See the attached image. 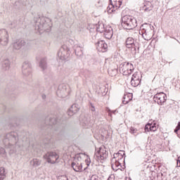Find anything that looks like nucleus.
Instances as JSON below:
<instances>
[{"mask_svg":"<svg viewBox=\"0 0 180 180\" xmlns=\"http://www.w3.org/2000/svg\"><path fill=\"white\" fill-rule=\"evenodd\" d=\"M70 94V86L62 84L57 91V95L60 98H65Z\"/></svg>","mask_w":180,"mask_h":180,"instance_id":"f8f14e48","label":"nucleus"},{"mask_svg":"<svg viewBox=\"0 0 180 180\" xmlns=\"http://www.w3.org/2000/svg\"><path fill=\"white\" fill-rule=\"evenodd\" d=\"M34 20L36 22L35 29L39 32H49L51 29V25L47 22L49 19L44 17L34 18Z\"/></svg>","mask_w":180,"mask_h":180,"instance_id":"20e7f679","label":"nucleus"},{"mask_svg":"<svg viewBox=\"0 0 180 180\" xmlns=\"http://www.w3.org/2000/svg\"><path fill=\"white\" fill-rule=\"evenodd\" d=\"M98 4L101 5L102 4V1L101 0H98Z\"/></svg>","mask_w":180,"mask_h":180,"instance_id":"37998d69","label":"nucleus"},{"mask_svg":"<svg viewBox=\"0 0 180 180\" xmlns=\"http://www.w3.org/2000/svg\"><path fill=\"white\" fill-rule=\"evenodd\" d=\"M122 26L127 30H133L137 27V20L131 15H124L122 18Z\"/></svg>","mask_w":180,"mask_h":180,"instance_id":"7ed1b4c3","label":"nucleus"},{"mask_svg":"<svg viewBox=\"0 0 180 180\" xmlns=\"http://www.w3.org/2000/svg\"><path fill=\"white\" fill-rule=\"evenodd\" d=\"M85 163L87 165V167H89V165H91V158H89V155H86Z\"/></svg>","mask_w":180,"mask_h":180,"instance_id":"f704fd0d","label":"nucleus"},{"mask_svg":"<svg viewBox=\"0 0 180 180\" xmlns=\"http://www.w3.org/2000/svg\"><path fill=\"white\" fill-rule=\"evenodd\" d=\"M109 153L108 152V148H106L104 146H102L96 150L94 154V159L97 162H101L103 164V162L106 158H108Z\"/></svg>","mask_w":180,"mask_h":180,"instance_id":"39448f33","label":"nucleus"},{"mask_svg":"<svg viewBox=\"0 0 180 180\" xmlns=\"http://www.w3.org/2000/svg\"><path fill=\"white\" fill-rule=\"evenodd\" d=\"M44 158L46 160L47 162H49V164H56V162H58L60 155L54 151H50L47 152L44 155Z\"/></svg>","mask_w":180,"mask_h":180,"instance_id":"6e6552de","label":"nucleus"},{"mask_svg":"<svg viewBox=\"0 0 180 180\" xmlns=\"http://www.w3.org/2000/svg\"><path fill=\"white\" fill-rule=\"evenodd\" d=\"M113 112V113H115V112H116V111H112Z\"/></svg>","mask_w":180,"mask_h":180,"instance_id":"49530a36","label":"nucleus"},{"mask_svg":"<svg viewBox=\"0 0 180 180\" xmlns=\"http://www.w3.org/2000/svg\"><path fill=\"white\" fill-rule=\"evenodd\" d=\"M68 116H73L74 115H75V112H72L70 109H69L68 110Z\"/></svg>","mask_w":180,"mask_h":180,"instance_id":"4c0bfd02","label":"nucleus"},{"mask_svg":"<svg viewBox=\"0 0 180 180\" xmlns=\"http://www.w3.org/2000/svg\"><path fill=\"white\" fill-rule=\"evenodd\" d=\"M72 112H74L75 113H77L79 110V108H78V105L73 104L70 108H69Z\"/></svg>","mask_w":180,"mask_h":180,"instance_id":"c756f323","label":"nucleus"},{"mask_svg":"<svg viewBox=\"0 0 180 180\" xmlns=\"http://www.w3.org/2000/svg\"><path fill=\"white\" fill-rule=\"evenodd\" d=\"M3 143L6 148H8L9 154H13V153L16 152V147H20V145H19L18 133L15 131L7 134Z\"/></svg>","mask_w":180,"mask_h":180,"instance_id":"f257e3e1","label":"nucleus"},{"mask_svg":"<svg viewBox=\"0 0 180 180\" xmlns=\"http://www.w3.org/2000/svg\"><path fill=\"white\" fill-rule=\"evenodd\" d=\"M42 98H43V99H45L46 98V95H43Z\"/></svg>","mask_w":180,"mask_h":180,"instance_id":"c03bdc74","label":"nucleus"},{"mask_svg":"<svg viewBox=\"0 0 180 180\" xmlns=\"http://www.w3.org/2000/svg\"><path fill=\"white\" fill-rule=\"evenodd\" d=\"M153 101L158 105H164L167 101V94L164 92L158 93L154 96Z\"/></svg>","mask_w":180,"mask_h":180,"instance_id":"9b49d317","label":"nucleus"},{"mask_svg":"<svg viewBox=\"0 0 180 180\" xmlns=\"http://www.w3.org/2000/svg\"><path fill=\"white\" fill-rule=\"evenodd\" d=\"M105 29L106 28H105V25H103V23L102 22L98 23V25L96 26V30L100 33H103Z\"/></svg>","mask_w":180,"mask_h":180,"instance_id":"a878e982","label":"nucleus"},{"mask_svg":"<svg viewBox=\"0 0 180 180\" xmlns=\"http://www.w3.org/2000/svg\"><path fill=\"white\" fill-rule=\"evenodd\" d=\"M41 162L39 159H33L30 161V165L32 167H39Z\"/></svg>","mask_w":180,"mask_h":180,"instance_id":"cd10ccee","label":"nucleus"},{"mask_svg":"<svg viewBox=\"0 0 180 180\" xmlns=\"http://www.w3.org/2000/svg\"><path fill=\"white\" fill-rule=\"evenodd\" d=\"M133 99V94H124L122 98V103L124 105H127L130 101Z\"/></svg>","mask_w":180,"mask_h":180,"instance_id":"5701e85b","label":"nucleus"},{"mask_svg":"<svg viewBox=\"0 0 180 180\" xmlns=\"http://www.w3.org/2000/svg\"><path fill=\"white\" fill-rule=\"evenodd\" d=\"M110 4L108 7V13H112V12H115L117 9H119L120 6H122V4H123V0H109Z\"/></svg>","mask_w":180,"mask_h":180,"instance_id":"1a4fd4ad","label":"nucleus"},{"mask_svg":"<svg viewBox=\"0 0 180 180\" xmlns=\"http://www.w3.org/2000/svg\"><path fill=\"white\" fill-rule=\"evenodd\" d=\"M49 124H57V119L56 117L51 118L49 120Z\"/></svg>","mask_w":180,"mask_h":180,"instance_id":"473e14b6","label":"nucleus"},{"mask_svg":"<svg viewBox=\"0 0 180 180\" xmlns=\"http://www.w3.org/2000/svg\"><path fill=\"white\" fill-rule=\"evenodd\" d=\"M104 34L106 39H112L113 37V29L111 27H106L104 31Z\"/></svg>","mask_w":180,"mask_h":180,"instance_id":"412c9836","label":"nucleus"},{"mask_svg":"<svg viewBox=\"0 0 180 180\" xmlns=\"http://www.w3.org/2000/svg\"><path fill=\"white\" fill-rule=\"evenodd\" d=\"M108 74L110 77H119V72H117V69H110L108 70Z\"/></svg>","mask_w":180,"mask_h":180,"instance_id":"bb28decb","label":"nucleus"},{"mask_svg":"<svg viewBox=\"0 0 180 180\" xmlns=\"http://www.w3.org/2000/svg\"><path fill=\"white\" fill-rule=\"evenodd\" d=\"M0 155L3 157H6V152L4 148L0 147Z\"/></svg>","mask_w":180,"mask_h":180,"instance_id":"72a5a7b5","label":"nucleus"},{"mask_svg":"<svg viewBox=\"0 0 180 180\" xmlns=\"http://www.w3.org/2000/svg\"><path fill=\"white\" fill-rule=\"evenodd\" d=\"M4 178H6V172L5 168L0 167V180H4Z\"/></svg>","mask_w":180,"mask_h":180,"instance_id":"c85d7f7f","label":"nucleus"},{"mask_svg":"<svg viewBox=\"0 0 180 180\" xmlns=\"http://www.w3.org/2000/svg\"><path fill=\"white\" fill-rule=\"evenodd\" d=\"M148 29H150V25H148L147 23H145L141 26V30L139 33L140 34H142L145 40H148V39L146 37V36H147V30H148Z\"/></svg>","mask_w":180,"mask_h":180,"instance_id":"2eb2a0df","label":"nucleus"},{"mask_svg":"<svg viewBox=\"0 0 180 180\" xmlns=\"http://www.w3.org/2000/svg\"><path fill=\"white\" fill-rule=\"evenodd\" d=\"M136 131H137V129H134V127H131L130 128V133H131V134H134V133H136Z\"/></svg>","mask_w":180,"mask_h":180,"instance_id":"58836bf2","label":"nucleus"},{"mask_svg":"<svg viewBox=\"0 0 180 180\" xmlns=\"http://www.w3.org/2000/svg\"><path fill=\"white\" fill-rule=\"evenodd\" d=\"M157 129H158V127H157V124L155 123H148L145 126V131H157Z\"/></svg>","mask_w":180,"mask_h":180,"instance_id":"6ab92c4d","label":"nucleus"},{"mask_svg":"<svg viewBox=\"0 0 180 180\" xmlns=\"http://www.w3.org/2000/svg\"><path fill=\"white\" fill-rule=\"evenodd\" d=\"M90 110L95 112V106L92 103H90Z\"/></svg>","mask_w":180,"mask_h":180,"instance_id":"ea45409f","label":"nucleus"},{"mask_svg":"<svg viewBox=\"0 0 180 180\" xmlns=\"http://www.w3.org/2000/svg\"><path fill=\"white\" fill-rule=\"evenodd\" d=\"M179 130H180V122H179L176 129H174V133H176L177 134L178 131H179Z\"/></svg>","mask_w":180,"mask_h":180,"instance_id":"e433bc0d","label":"nucleus"},{"mask_svg":"<svg viewBox=\"0 0 180 180\" xmlns=\"http://www.w3.org/2000/svg\"><path fill=\"white\" fill-rule=\"evenodd\" d=\"M177 167H180V158L177 160Z\"/></svg>","mask_w":180,"mask_h":180,"instance_id":"79ce46f5","label":"nucleus"},{"mask_svg":"<svg viewBox=\"0 0 180 180\" xmlns=\"http://www.w3.org/2000/svg\"><path fill=\"white\" fill-rule=\"evenodd\" d=\"M22 74L27 77L32 74V68H30V63L29 62H25L22 64Z\"/></svg>","mask_w":180,"mask_h":180,"instance_id":"4468645a","label":"nucleus"},{"mask_svg":"<svg viewBox=\"0 0 180 180\" xmlns=\"http://www.w3.org/2000/svg\"><path fill=\"white\" fill-rule=\"evenodd\" d=\"M71 54V51L67 45H63L58 52V58L64 61V60H67L70 55Z\"/></svg>","mask_w":180,"mask_h":180,"instance_id":"0eeeda50","label":"nucleus"},{"mask_svg":"<svg viewBox=\"0 0 180 180\" xmlns=\"http://www.w3.org/2000/svg\"><path fill=\"white\" fill-rule=\"evenodd\" d=\"M94 115H98V113L97 112H94Z\"/></svg>","mask_w":180,"mask_h":180,"instance_id":"a18cd8bd","label":"nucleus"},{"mask_svg":"<svg viewBox=\"0 0 180 180\" xmlns=\"http://www.w3.org/2000/svg\"><path fill=\"white\" fill-rule=\"evenodd\" d=\"M8 43H9V33H8V30L5 29H1L0 44H1V46H8Z\"/></svg>","mask_w":180,"mask_h":180,"instance_id":"9d476101","label":"nucleus"},{"mask_svg":"<svg viewBox=\"0 0 180 180\" xmlns=\"http://www.w3.org/2000/svg\"><path fill=\"white\" fill-rule=\"evenodd\" d=\"M96 46L98 51L101 53H106V51H108V44L103 40L98 41L96 44Z\"/></svg>","mask_w":180,"mask_h":180,"instance_id":"ddd939ff","label":"nucleus"},{"mask_svg":"<svg viewBox=\"0 0 180 180\" xmlns=\"http://www.w3.org/2000/svg\"><path fill=\"white\" fill-rule=\"evenodd\" d=\"M134 80H141L140 79V73L139 72H135L133 75H132V77H131V81H134Z\"/></svg>","mask_w":180,"mask_h":180,"instance_id":"7c9ffc66","label":"nucleus"},{"mask_svg":"<svg viewBox=\"0 0 180 180\" xmlns=\"http://www.w3.org/2000/svg\"><path fill=\"white\" fill-rule=\"evenodd\" d=\"M126 47H127V49H134V50H136V44H134V39H133V37H128L127 39Z\"/></svg>","mask_w":180,"mask_h":180,"instance_id":"a211bd4d","label":"nucleus"},{"mask_svg":"<svg viewBox=\"0 0 180 180\" xmlns=\"http://www.w3.org/2000/svg\"><path fill=\"white\" fill-rule=\"evenodd\" d=\"M46 61L47 60H46V58H42V59H41V60L39 62V67L44 71V70H46V68H47V63H46Z\"/></svg>","mask_w":180,"mask_h":180,"instance_id":"393cba45","label":"nucleus"},{"mask_svg":"<svg viewBox=\"0 0 180 180\" xmlns=\"http://www.w3.org/2000/svg\"><path fill=\"white\" fill-rule=\"evenodd\" d=\"M124 150H119L117 153H114L111 160V167L113 171L122 169V164L124 162Z\"/></svg>","mask_w":180,"mask_h":180,"instance_id":"f03ea898","label":"nucleus"},{"mask_svg":"<svg viewBox=\"0 0 180 180\" xmlns=\"http://www.w3.org/2000/svg\"><path fill=\"white\" fill-rule=\"evenodd\" d=\"M108 180H109V179Z\"/></svg>","mask_w":180,"mask_h":180,"instance_id":"de8ad7c7","label":"nucleus"},{"mask_svg":"<svg viewBox=\"0 0 180 180\" xmlns=\"http://www.w3.org/2000/svg\"><path fill=\"white\" fill-rule=\"evenodd\" d=\"M141 82V80H131V85L134 87L139 86Z\"/></svg>","mask_w":180,"mask_h":180,"instance_id":"2f4dec72","label":"nucleus"},{"mask_svg":"<svg viewBox=\"0 0 180 180\" xmlns=\"http://www.w3.org/2000/svg\"><path fill=\"white\" fill-rule=\"evenodd\" d=\"M134 70V67L130 63L124 62L120 65V72L123 75H130Z\"/></svg>","mask_w":180,"mask_h":180,"instance_id":"423d86ee","label":"nucleus"},{"mask_svg":"<svg viewBox=\"0 0 180 180\" xmlns=\"http://www.w3.org/2000/svg\"><path fill=\"white\" fill-rule=\"evenodd\" d=\"M152 10H153V6H150V7L145 8V12H147V11H152Z\"/></svg>","mask_w":180,"mask_h":180,"instance_id":"a19ab883","label":"nucleus"},{"mask_svg":"<svg viewBox=\"0 0 180 180\" xmlns=\"http://www.w3.org/2000/svg\"><path fill=\"white\" fill-rule=\"evenodd\" d=\"M89 180H101L97 175H92Z\"/></svg>","mask_w":180,"mask_h":180,"instance_id":"c9c22d12","label":"nucleus"},{"mask_svg":"<svg viewBox=\"0 0 180 180\" xmlns=\"http://www.w3.org/2000/svg\"><path fill=\"white\" fill-rule=\"evenodd\" d=\"M26 46V41L25 40H18L13 44V47L15 50H20L22 47Z\"/></svg>","mask_w":180,"mask_h":180,"instance_id":"dca6fc26","label":"nucleus"},{"mask_svg":"<svg viewBox=\"0 0 180 180\" xmlns=\"http://www.w3.org/2000/svg\"><path fill=\"white\" fill-rule=\"evenodd\" d=\"M72 167L75 171V172H82V162H73L72 163Z\"/></svg>","mask_w":180,"mask_h":180,"instance_id":"f3484780","label":"nucleus"},{"mask_svg":"<svg viewBox=\"0 0 180 180\" xmlns=\"http://www.w3.org/2000/svg\"><path fill=\"white\" fill-rule=\"evenodd\" d=\"M9 68H11V61H9V59L6 58L2 61L1 70H3V71H8Z\"/></svg>","mask_w":180,"mask_h":180,"instance_id":"aec40b11","label":"nucleus"},{"mask_svg":"<svg viewBox=\"0 0 180 180\" xmlns=\"http://www.w3.org/2000/svg\"><path fill=\"white\" fill-rule=\"evenodd\" d=\"M80 124L85 129L88 128L89 126H91V118L88 117H84L80 122Z\"/></svg>","mask_w":180,"mask_h":180,"instance_id":"4be33fe9","label":"nucleus"},{"mask_svg":"<svg viewBox=\"0 0 180 180\" xmlns=\"http://www.w3.org/2000/svg\"><path fill=\"white\" fill-rule=\"evenodd\" d=\"M84 48L80 46H75V53L77 57H82L84 55L83 52Z\"/></svg>","mask_w":180,"mask_h":180,"instance_id":"b1692460","label":"nucleus"}]
</instances>
